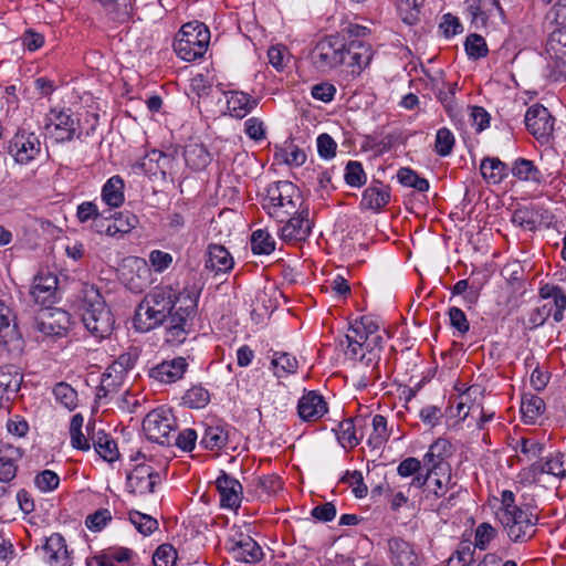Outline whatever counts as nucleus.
I'll use <instances>...</instances> for the list:
<instances>
[{"mask_svg": "<svg viewBox=\"0 0 566 566\" xmlns=\"http://www.w3.org/2000/svg\"><path fill=\"white\" fill-rule=\"evenodd\" d=\"M177 559L176 549L169 545H160L153 556L154 566H172Z\"/></svg>", "mask_w": 566, "mask_h": 566, "instance_id": "64", "label": "nucleus"}, {"mask_svg": "<svg viewBox=\"0 0 566 566\" xmlns=\"http://www.w3.org/2000/svg\"><path fill=\"white\" fill-rule=\"evenodd\" d=\"M227 96V112L238 119L248 116L259 104V99L242 91H230Z\"/></svg>", "mask_w": 566, "mask_h": 566, "instance_id": "28", "label": "nucleus"}, {"mask_svg": "<svg viewBox=\"0 0 566 566\" xmlns=\"http://www.w3.org/2000/svg\"><path fill=\"white\" fill-rule=\"evenodd\" d=\"M281 223L277 235L285 243H297L307 240L313 229L308 205L301 208L295 214L284 219Z\"/></svg>", "mask_w": 566, "mask_h": 566, "instance_id": "13", "label": "nucleus"}, {"mask_svg": "<svg viewBox=\"0 0 566 566\" xmlns=\"http://www.w3.org/2000/svg\"><path fill=\"white\" fill-rule=\"evenodd\" d=\"M538 210L534 206L517 208L512 214V222L524 230L533 231L537 224Z\"/></svg>", "mask_w": 566, "mask_h": 566, "instance_id": "46", "label": "nucleus"}, {"mask_svg": "<svg viewBox=\"0 0 566 566\" xmlns=\"http://www.w3.org/2000/svg\"><path fill=\"white\" fill-rule=\"evenodd\" d=\"M102 200L111 208H118L124 203V180L119 176L111 177L103 186Z\"/></svg>", "mask_w": 566, "mask_h": 566, "instance_id": "37", "label": "nucleus"}, {"mask_svg": "<svg viewBox=\"0 0 566 566\" xmlns=\"http://www.w3.org/2000/svg\"><path fill=\"white\" fill-rule=\"evenodd\" d=\"M275 249L272 235L262 229L255 230L251 235V250L254 254H270Z\"/></svg>", "mask_w": 566, "mask_h": 566, "instance_id": "51", "label": "nucleus"}, {"mask_svg": "<svg viewBox=\"0 0 566 566\" xmlns=\"http://www.w3.org/2000/svg\"><path fill=\"white\" fill-rule=\"evenodd\" d=\"M451 454V443L447 439L439 438L429 447L422 462L429 473L446 475L451 472V467L447 461Z\"/></svg>", "mask_w": 566, "mask_h": 566, "instance_id": "18", "label": "nucleus"}, {"mask_svg": "<svg viewBox=\"0 0 566 566\" xmlns=\"http://www.w3.org/2000/svg\"><path fill=\"white\" fill-rule=\"evenodd\" d=\"M132 555V549L118 547L108 549L99 556H95L93 562H95L97 566H115L116 563L128 562Z\"/></svg>", "mask_w": 566, "mask_h": 566, "instance_id": "53", "label": "nucleus"}, {"mask_svg": "<svg viewBox=\"0 0 566 566\" xmlns=\"http://www.w3.org/2000/svg\"><path fill=\"white\" fill-rule=\"evenodd\" d=\"M496 518L513 543H525L536 533L538 521L536 509L525 503L516 504L515 495L510 490H505L501 494V505L496 511Z\"/></svg>", "mask_w": 566, "mask_h": 566, "instance_id": "1", "label": "nucleus"}, {"mask_svg": "<svg viewBox=\"0 0 566 566\" xmlns=\"http://www.w3.org/2000/svg\"><path fill=\"white\" fill-rule=\"evenodd\" d=\"M430 491L436 497H443L439 506L441 509H449L454 505V500L461 491V488L457 483L451 481V473L448 472L446 475H433L429 480Z\"/></svg>", "mask_w": 566, "mask_h": 566, "instance_id": "25", "label": "nucleus"}, {"mask_svg": "<svg viewBox=\"0 0 566 566\" xmlns=\"http://www.w3.org/2000/svg\"><path fill=\"white\" fill-rule=\"evenodd\" d=\"M552 29H566V0H558L547 12Z\"/></svg>", "mask_w": 566, "mask_h": 566, "instance_id": "63", "label": "nucleus"}, {"mask_svg": "<svg viewBox=\"0 0 566 566\" xmlns=\"http://www.w3.org/2000/svg\"><path fill=\"white\" fill-rule=\"evenodd\" d=\"M84 418L81 413L72 417L70 423V438L71 446L81 451H88L91 449L90 439L82 432Z\"/></svg>", "mask_w": 566, "mask_h": 566, "instance_id": "47", "label": "nucleus"}, {"mask_svg": "<svg viewBox=\"0 0 566 566\" xmlns=\"http://www.w3.org/2000/svg\"><path fill=\"white\" fill-rule=\"evenodd\" d=\"M11 310L3 303L0 302V344L8 345L21 338L15 324H11L12 321Z\"/></svg>", "mask_w": 566, "mask_h": 566, "instance_id": "39", "label": "nucleus"}, {"mask_svg": "<svg viewBox=\"0 0 566 566\" xmlns=\"http://www.w3.org/2000/svg\"><path fill=\"white\" fill-rule=\"evenodd\" d=\"M549 55L548 61V76L555 82H566V51L563 53H556L549 49H546Z\"/></svg>", "mask_w": 566, "mask_h": 566, "instance_id": "49", "label": "nucleus"}, {"mask_svg": "<svg viewBox=\"0 0 566 566\" xmlns=\"http://www.w3.org/2000/svg\"><path fill=\"white\" fill-rule=\"evenodd\" d=\"M474 548L470 542L459 544L448 558V566H469L473 562Z\"/></svg>", "mask_w": 566, "mask_h": 566, "instance_id": "58", "label": "nucleus"}, {"mask_svg": "<svg viewBox=\"0 0 566 566\" xmlns=\"http://www.w3.org/2000/svg\"><path fill=\"white\" fill-rule=\"evenodd\" d=\"M177 302L178 293L171 286H155L136 308L134 326L139 332H148L159 326Z\"/></svg>", "mask_w": 566, "mask_h": 566, "instance_id": "2", "label": "nucleus"}, {"mask_svg": "<svg viewBox=\"0 0 566 566\" xmlns=\"http://www.w3.org/2000/svg\"><path fill=\"white\" fill-rule=\"evenodd\" d=\"M228 551L235 560L242 563L254 564L263 558L261 546L249 535L240 534L238 539H231Z\"/></svg>", "mask_w": 566, "mask_h": 566, "instance_id": "19", "label": "nucleus"}, {"mask_svg": "<svg viewBox=\"0 0 566 566\" xmlns=\"http://www.w3.org/2000/svg\"><path fill=\"white\" fill-rule=\"evenodd\" d=\"M199 292L185 289L178 293V302L165 322L166 340L172 345L180 344L186 339L189 332V319L195 315L198 305Z\"/></svg>", "mask_w": 566, "mask_h": 566, "instance_id": "5", "label": "nucleus"}, {"mask_svg": "<svg viewBox=\"0 0 566 566\" xmlns=\"http://www.w3.org/2000/svg\"><path fill=\"white\" fill-rule=\"evenodd\" d=\"M328 411L327 402L317 391L305 392L298 400L297 412L304 421H316Z\"/></svg>", "mask_w": 566, "mask_h": 566, "instance_id": "22", "label": "nucleus"}, {"mask_svg": "<svg viewBox=\"0 0 566 566\" xmlns=\"http://www.w3.org/2000/svg\"><path fill=\"white\" fill-rule=\"evenodd\" d=\"M345 180L350 187H361L366 182V174L359 161H348L345 169Z\"/></svg>", "mask_w": 566, "mask_h": 566, "instance_id": "62", "label": "nucleus"}, {"mask_svg": "<svg viewBox=\"0 0 566 566\" xmlns=\"http://www.w3.org/2000/svg\"><path fill=\"white\" fill-rule=\"evenodd\" d=\"M307 206L297 186L289 180H280L270 184L265 189L262 207L266 213L283 222L291 214H295L301 208Z\"/></svg>", "mask_w": 566, "mask_h": 566, "instance_id": "3", "label": "nucleus"}, {"mask_svg": "<svg viewBox=\"0 0 566 566\" xmlns=\"http://www.w3.org/2000/svg\"><path fill=\"white\" fill-rule=\"evenodd\" d=\"M184 158L186 165L195 170L201 171L211 163V154L207 147L195 139H190L184 148Z\"/></svg>", "mask_w": 566, "mask_h": 566, "instance_id": "30", "label": "nucleus"}, {"mask_svg": "<svg viewBox=\"0 0 566 566\" xmlns=\"http://www.w3.org/2000/svg\"><path fill=\"white\" fill-rule=\"evenodd\" d=\"M160 482V473L146 463L137 464L127 476L128 490L138 495L154 493L156 485Z\"/></svg>", "mask_w": 566, "mask_h": 566, "instance_id": "17", "label": "nucleus"}, {"mask_svg": "<svg viewBox=\"0 0 566 566\" xmlns=\"http://www.w3.org/2000/svg\"><path fill=\"white\" fill-rule=\"evenodd\" d=\"M55 399L69 410L77 406V392L67 384L59 382L53 388Z\"/></svg>", "mask_w": 566, "mask_h": 566, "instance_id": "56", "label": "nucleus"}, {"mask_svg": "<svg viewBox=\"0 0 566 566\" xmlns=\"http://www.w3.org/2000/svg\"><path fill=\"white\" fill-rule=\"evenodd\" d=\"M455 139L450 129L442 127L436 134L434 151L441 156L447 157L451 154Z\"/></svg>", "mask_w": 566, "mask_h": 566, "instance_id": "59", "label": "nucleus"}, {"mask_svg": "<svg viewBox=\"0 0 566 566\" xmlns=\"http://www.w3.org/2000/svg\"><path fill=\"white\" fill-rule=\"evenodd\" d=\"M216 484L220 494L221 506L231 510L238 509L242 500L241 483L226 472H222L218 476Z\"/></svg>", "mask_w": 566, "mask_h": 566, "instance_id": "23", "label": "nucleus"}, {"mask_svg": "<svg viewBox=\"0 0 566 566\" xmlns=\"http://www.w3.org/2000/svg\"><path fill=\"white\" fill-rule=\"evenodd\" d=\"M378 324L369 317H361L349 326L345 342L348 343V347L352 346L350 350L354 355L361 349L363 345L382 346V336L378 334Z\"/></svg>", "mask_w": 566, "mask_h": 566, "instance_id": "14", "label": "nucleus"}, {"mask_svg": "<svg viewBox=\"0 0 566 566\" xmlns=\"http://www.w3.org/2000/svg\"><path fill=\"white\" fill-rule=\"evenodd\" d=\"M105 9L109 19L117 23H125L132 15V7L128 0L97 1Z\"/></svg>", "mask_w": 566, "mask_h": 566, "instance_id": "42", "label": "nucleus"}, {"mask_svg": "<svg viewBox=\"0 0 566 566\" xmlns=\"http://www.w3.org/2000/svg\"><path fill=\"white\" fill-rule=\"evenodd\" d=\"M388 438L387 419L382 415H376L373 418V433L369 437L368 443L374 448H379Z\"/></svg>", "mask_w": 566, "mask_h": 566, "instance_id": "55", "label": "nucleus"}, {"mask_svg": "<svg viewBox=\"0 0 566 566\" xmlns=\"http://www.w3.org/2000/svg\"><path fill=\"white\" fill-rule=\"evenodd\" d=\"M524 122L527 130L538 140L547 142L554 130L555 119L541 104L528 107Z\"/></svg>", "mask_w": 566, "mask_h": 566, "instance_id": "16", "label": "nucleus"}, {"mask_svg": "<svg viewBox=\"0 0 566 566\" xmlns=\"http://www.w3.org/2000/svg\"><path fill=\"white\" fill-rule=\"evenodd\" d=\"M232 428L224 422L207 424L200 439V446L210 451H219L227 447Z\"/></svg>", "mask_w": 566, "mask_h": 566, "instance_id": "27", "label": "nucleus"}, {"mask_svg": "<svg viewBox=\"0 0 566 566\" xmlns=\"http://www.w3.org/2000/svg\"><path fill=\"white\" fill-rule=\"evenodd\" d=\"M387 547L392 566H420V557L409 542L392 537L388 539Z\"/></svg>", "mask_w": 566, "mask_h": 566, "instance_id": "21", "label": "nucleus"}, {"mask_svg": "<svg viewBox=\"0 0 566 566\" xmlns=\"http://www.w3.org/2000/svg\"><path fill=\"white\" fill-rule=\"evenodd\" d=\"M188 364L184 357H176L171 360H165L149 370V377L160 384H171L179 380Z\"/></svg>", "mask_w": 566, "mask_h": 566, "instance_id": "24", "label": "nucleus"}, {"mask_svg": "<svg viewBox=\"0 0 566 566\" xmlns=\"http://www.w3.org/2000/svg\"><path fill=\"white\" fill-rule=\"evenodd\" d=\"M369 32L368 28L356 23H347L342 28L340 40L346 43L348 67L352 69L353 74H360L373 59V48L364 41Z\"/></svg>", "mask_w": 566, "mask_h": 566, "instance_id": "7", "label": "nucleus"}, {"mask_svg": "<svg viewBox=\"0 0 566 566\" xmlns=\"http://www.w3.org/2000/svg\"><path fill=\"white\" fill-rule=\"evenodd\" d=\"M465 8L475 29L496 28L505 23V14L499 0H465Z\"/></svg>", "mask_w": 566, "mask_h": 566, "instance_id": "11", "label": "nucleus"}, {"mask_svg": "<svg viewBox=\"0 0 566 566\" xmlns=\"http://www.w3.org/2000/svg\"><path fill=\"white\" fill-rule=\"evenodd\" d=\"M389 200V187L382 185L380 181H374L364 190L360 207L367 210L379 211Z\"/></svg>", "mask_w": 566, "mask_h": 566, "instance_id": "29", "label": "nucleus"}, {"mask_svg": "<svg viewBox=\"0 0 566 566\" xmlns=\"http://www.w3.org/2000/svg\"><path fill=\"white\" fill-rule=\"evenodd\" d=\"M397 180L405 187L413 188L419 192L429 190V181L420 177L415 170L409 167H402L397 171Z\"/></svg>", "mask_w": 566, "mask_h": 566, "instance_id": "48", "label": "nucleus"}, {"mask_svg": "<svg viewBox=\"0 0 566 566\" xmlns=\"http://www.w3.org/2000/svg\"><path fill=\"white\" fill-rule=\"evenodd\" d=\"M480 171L488 184L497 185L509 175V167L499 158L486 157L480 164Z\"/></svg>", "mask_w": 566, "mask_h": 566, "instance_id": "36", "label": "nucleus"}, {"mask_svg": "<svg viewBox=\"0 0 566 566\" xmlns=\"http://www.w3.org/2000/svg\"><path fill=\"white\" fill-rule=\"evenodd\" d=\"M337 440L344 448H354L359 444L360 437L357 436L356 426L353 419L343 420L336 430Z\"/></svg>", "mask_w": 566, "mask_h": 566, "instance_id": "50", "label": "nucleus"}, {"mask_svg": "<svg viewBox=\"0 0 566 566\" xmlns=\"http://www.w3.org/2000/svg\"><path fill=\"white\" fill-rule=\"evenodd\" d=\"M177 422L169 408L160 407L147 413L143 430L149 441L161 446H172L171 433L176 432Z\"/></svg>", "mask_w": 566, "mask_h": 566, "instance_id": "9", "label": "nucleus"}, {"mask_svg": "<svg viewBox=\"0 0 566 566\" xmlns=\"http://www.w3.org/2000/svg\"><path fill=\"white\" fill-rule=\"evenodd\" d=\"M44 133L54 143H67L81 136L80 118L71 108H51L44 118Z\"/></svg>", "mask_w": 566, "mask_h": 566, "instance_id": "8", "label": "nucleus"}, {"mask_svg": "<svg viewBox=\"0 0 566 566\" xmlns=\"http://www.w3.org/2000/svg\"><path fill=\"white\" fill-rule=\"evenodd\" d=\"M91 441L96 453L105 461L113 462L118 459L117 444L108 434L99 431L91 437Z\"/></svg>", "mask_w": 566, "mask_h": 566, "instance_id": "40", "label": "nucleus"}, {"mask_svg": "<svg viewBox=\"0 0 566 566\" xmlns=\"http://www.w3.org/2000/svg\"><path fill=\"white\" fill-rule=\"evenodd\" d=\"M57 277L51 272H40L33 280L31 295L35 303L49 306L55 301Z\"/></svg>", "mask_w": 566, "mask_h": 566, "instance_id": "20", "label": "nucleus"}, {"mask_svg": "<svg viewBox=\"0 0 566 566\" xmlns=\"http://www.w3.org/2000/svg\"><path fill=\"white\" fill-rule=\"evenodd\" d=\"M45 562L51 566H71L69 551L64 537L59 533L51 534L42 546Z\"/></svg>", "mask_w": 566, "mask_h": 566, "instance_id": "26", "label": "nucleus"}, {"mask_svg": "<svg viewBox=\"0 0 566 566\" xmlns=\"http://www.w3.org/2000/svg\"><path fill=\"white\" fill-rule=\"evenodd\" d=\"M210 43L208 27L199 21L185 23L174 41V51L184 61L192 62L201 59Z\"/></svg>", "mask_w": 566, "mask_h": 566, "instance_id": "6", "label": "nucleus"}, {"mask_svg": "<svg viewBox=\"0 0 566 566\" xmlns=\"http://www.w3.org/2000/svg\"><path fill=\"white\" fill-rule=\"evenodd\" d=\"M539 295L553 305V318L556 323L564 317L566 308V294L563 289L554 284H545L539 289Z\"/></svg>", "mask_w": 566, "mask_h": 566, "instance_id": "35", "label": "nucleus"}, {"mask_svg": "<svg viewBox=\"0 0 566 566\" xmlns=\"http://www.w3.org/2000/svg\"><path fill=\"white\" fill-rule=\"evenodd\" d=\"M184 405L192 409L205 408L210 401L209 391L201 386H193L182 396Z\"/></svg>", "mask_w": 566, "mask_h": 566, "instance_id": "54", "label": "nucleus"}, {"mask_svg": "<svg viewBox=\"0 0 566 566\" xmlns=\"http://www.w3.org/2000/svg\"><path fill=\"white\" fill-rule=\"evenodd\" d=\"M511 171L514 177L523 181H533L538 184L543 179L542 172L533 161L525 158L516 159Z\"/></svg>", "mask_w": 566, "mask_h": 566, "instance_id": "43", "label": "nucleus"}, {"mask_svg": "<svg viewBox=\"0 0 566 566\" xmlns=\"http://www.w3.org/2000/svg\"><path fill=\"white\" fill-rule=\"evenodd\" d=\"M172 444L178 447L184 452H191L198 439V434L195 429L187 428L181 430L178 434L171 433Z\"/></svg>", "mask_w": 566, "mask_h": 566, "instance_id": "61", "label": "nucleus"}, {"mask_svg": "<svg viewBox=\"0 0 566 566\" xmlns=\"http://www.w3.org/2000/svg\"><path fill=\"white\" fill-rule=\"evenodd\" d=\"M137 224L136 216L126 212L111 217L109 231L107 237L120 238L130 232Z\"/></svg>", "mask_w": 566, "mask_h": 566, "instance_id": "44", "label": "nucleus"}, {"mask_svg": "<svg viewBox=\"0 0 566 566\" xmlns=\"http://www.w3.org/2000/svg\"><path fill=\"white\" fill-rule=\"evenodd\" d=\"M125 377L126 376L120 374V371H117L116 369L108 366L102 376L101 385L97 389L96 397L98 399H114L115 396H117L120 392L124 386Z\"/></svg>", "mask_w": 566, "mask_h": 566, "instance_id": "34", "label": "nucleus"}, {"mask_svg": "<svg viewBox=\"0 0 566 566\" xmlns=\"http://www.w3.org/2000/svg\"><path fill=\"white\" fill-rule=\"evenodd\" d=\"M233 258L229 251L219 244H211L208 248L206 268L218 273H227L233 268Z\"/></svg>", "mask_w": 566, "mask_h": 566, "instance_id": "33", "label": "nucleus"}, {"mask_svg": "<svg viewBox=\"0 0 566 566\" xmlns=\"http://www.w3.org/2000/svg\"><path fill=\"white\" fill-rule=\"evenodd\" d=\"M544 400L534 395H524L521 402V412L527 423H534L544 412Z\"/></svg>", "mask_w": 566, "mask_h": 566, "instance_id": "41", "label": "nucleus"}, {"mask_svg": "<svg viewBox=\"0 0 566 566\" xmlns=\"http://www.w3.org/2000/svg\"><path fill=\"white\" fill-rule=\"evenodd\" d=\"M82 293V322L85 328L97 339L109 336L115 319L99 290L94 285H85Z\"/></svg>", "mask_w": 566, "mask_h": 566, "instance_id": "4", "label": "nucleus"}, {"mask_svg": "<svg viewBox=\"0 0 566 566\" xmlns=\"http://www.w3.org/2000/svg\"><path fill=\"white\" fill-rule=\"evenodd\" d=\"M464 49L469 57L472 60L482 59L489 52L485 40L476 33H471L467 36Z\"/></svg>", "mask_w": 566, "mask_h": 566, "instance_id": "57", "label": "nucleus"}, {"mask_svg": "<svg viewBox=\"0 0 566 566\" xmlns=\"http://www.w3.org/2000/svg\"><path fill=\"white\" fill-rule=\"evenodd\" d=\"M484 391L481 386L474 385L461 392L458 397L457 416L465 420L470 415L474 416L482 405Z\"/></svg>", "mask_w": 566, "mask_h": 566, "instance_id": "31", "label": "nucleus"}, {"mask_svg": "<svg viewBox=\"0 0 566 566\" xmlns=\"http://www.w3.org/2000/svg\"><path fill=\"white\" fill-rule=\"evenodd\" d=\"M23 381V375L20 367L13 364H7L0 367V390L9 400L18 394Z\"/></svg>", "mask_w": 566, "mask_h": 566, "instance_id": "32", "label": "nucleus"}, {"mask_svg": "<svg viewBox=\"0 0 566 566\" xmlns=\"http://www.w3.org/2000/svg\"><path fill=\"white\" fill-rule=\"evenodd\" d=\"M129 520L135 525L136 530L143 535H150L158 528V522L150 515L140 512H130Z\"/></svg>", "mask_w": 566, "mask_h": 566, "instance_id": "60", "label": "nucleus"}, {"mask_svg": "<svg viewBox=\"0 0 566 566\" xmlns=\"http://www.w3.org/2000/svg\"><path fill=\"white\" fill-rule=\"evenodd\" d=\"M61 323L62 319H55L54 314L43 313L41 317L35 318L34 328L44 336H61L66 331Z\"/></svg>", "mask_w": 566, "mask_h": 566, "instance_id": "45", "label": "nucleus"}, {"mask_svg": "<svg viewBox=\"0 0 566 566\" xmlns=\"http://www.w3.org/2000/svg\"><path fill=\"white\" fill-rule=\"evenodd\" d=\"M41 151L40 135H38L28 124L20 127L9 144V154L21 165H27L34 160Z\"/></svg>", "mask_w": 566, "mask_h": 566, "instance_id": "12", "label": "nucleus"}, {"mask_svg": "<svg viewBox=\"0 0 566 566\" xmlns=\"http://www.w3.org/2000/svg\"><path fill=\"white\" fill-rule=\"evenodd\" d=\"M350 348L352 346L348 347L347 344L345 354L352 359H358L359 363L368 369L361 376V379L359 381L360 386L367 387L369 385L375 384V381H377L380 378L379 363L381 359L382 346L368 345L367 347L363 345L361 349L358 350L359 353L355 355L353 354Z\"/></svg>", "mask_w": 566, "mask_h": 566, "instance_id": "15", "label": "nucleus"}, {"mask_svg": "<svg viewBox=\"0 0 566 566\" xmlns=\"http://www.w3.org/2000/svg\"><path fill=\"white\" fill-rule=\"evenodd\" d=\"M538 468L542 473L552 474L559 479L566 476V461L564 454L559 452L546 457V460L539 463Z\"/></svg>", "mask_w": 566, "mask_h": 566, "instance_id": "52", "label": "nucleus"}, {"mask_svg": "<svg viewBox=\"0 0 566 566\" xmlns=\"http://www.w3.org/2000/svg\"><path fill=\"white\" fill-rule=\"evenodd\" d=\"M312 60L314 66L322 72L329 71L343 63L348 65L346 43L338 35H329L316 44Z\"/></svg>", "mask_w": 566, "mask_h": 566, "instance_id": "10", "label": "nucleus"}, {"mask_svg": "<svg viewBox=\"0 0 566 566\" xmlns=\"http://www.w3.org/2000/svg\"><path fill=\"white\" fill-rule=\"evenodd\" d=\"M271 367L275 377L284 378L297 371L298 361L295 356L290 353L274 352L271 359Z\"/></svg>", "mask_w": 566, "mask_h": 566, "instance_id": "38", "label": "nucleus"}]
</instances>
